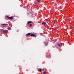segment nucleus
Instances as JSON below:
<instances>
[{
  "mask_svg": "<svg viewBox=\"0 0 74 74\" xmlns=\"http://www.w3.org/2000/svg\"><path fill=\"white\" fill-rule=\"evenodd\" d=\"M45 45H46V46L48 45V43H47L45 44Z\"/></svg>",
  "mask_w": 74,
  "mask_h": 74,
  "instance_id": "obj_12",
  "label": "nucleus"
},
{
  "mask_svg": "<svg viewBox=\"0 0 74 74\" xmlns=\"http://www.w3.org/2000/svg\"><path fill=\"white\" fill-rule=\"evenodd\" d=\"M47 73V72H44L43 73V74H46Z\"/></svg>",
  "mask_w": 74,
  "mask_h": 74,
  "instance_id": "obj_10",
  "label": "nucleus"
},
{
  "mask_svg": "<svg viewBox=\"0 0 74 74\" xmlns=\"http://www.w3.org/2000/svg\"><path fill=\"white\" fill-rule=\"evenodd\" d=\"M8 30H11V29L10 27H8Z\"/></svg>",
  "mask_w": 74,
  "mask_h": 74,
  "instance_id": "obj_11",
  "label": "nucleus"
},
{
  "mask_svg": "<svg viewBox=\"0 0 74 74\" xmlns=\"http://www.w3.org/2000/svg\"><path fill=\"white\" fill-rule=\"evenodd\" d=\"M42 71H44V69H42Z\"/></svg>",
  "mask_w": 74,
  "mask_h": 74,
  "instance_id": "obj_14",
  "label": "nucleus"
},
{
  "mask_svg": "<svg viewBox=\"0 0 74 74\" xmlns=\"http://www.w3.org/2000/svg\"><path fill=\"white\" fill-rule=\"evenodd\" d=\"M42 25H46V23H45V22H43L42 23Z\"/></svg>",
  "mask_w": 74,
  "mask_h": 74,
  "instance_id": "obj_6",
  "label": "nucleus"
},
{
  "mask_svg": "<svg viewBox=\"0 0 74 74\" xmlns=\"http://www.w3.org/2000/svg\"><path fill=\"white\" fill-rule=\"evenodd\" d=\"M32 23V22L31 21H29L28 23H27V24L28 25H29V24H30V23Z\"/></svg>",
  "mask_w": 74,
  "mask_h": 74,
  "instance_id": "obj_5",
  "label": "nucleus"
},
{
  "mask_svg": "<svg viewBox=\"0 0 74 74\" xmlns=\"http://www.w3.org/2000/svg\"><path fill=\"white\" fill-rule=\"evenodd\" d=\"M27 36L30 35L31 36H33L34 37H36V34H31V33H29L28 34H27Z\"/></svg>",
  "mask_w": 74,
  "mask_h": 74,
  "instance_id": "obj_1",
  "label": "nucleus"
},
{
  "mask_svg": "<svg viewBox=\"0 0 74 74\" xmlns=\"http://www.w3.org/2000/svg\"><path fill=\"white\" fill-rule=\"evenodd\" d=\"M32 26V24L30 25V26Z\"/></svg>",
  "mask_w": 74,
  "mask_h": 74,
  "instance_id": "obj_13",
  "label": "nucleus"
},
{
  "mask_svg": "<svg viewBox=\"0 0 74 74\" xmlns=\"http://www.w3.org/2000/svg\"><path fill=\"white\" fill-rule=\"evenodd\" d=\"M1 25L3 26H5L6 27H7V26H8V25L7 24H2Z\"/></svg>",
  "mask_w": 74,
  "mask_h": 74,
  "instance_id": "obj_3",
  "label": "nucleus"
},
{
  "mask_svg": "<svg viewBox=\"0 0 74 74\" xmlns=\"http://www.w3.org/2000/svg\"><path fill=\"white\" fill-rule=\"evenodd\" d=\"M7 17L9 19H11L12 20V19H13V17H12V16L9 17L8 16H7Z\"/></svg>",
  "mask_w": 74,
  "mask_h": 74,
  "instance_id": "obj_4",
  "label": "nucleus"
},
{
  "mask_svg": "<svg viewBox=\"0 0 74 74\" xmlns=\"http://www.w3.org/2000/svg\"><path fill=\"white\" fill-rule=\"evenodd\" d=\"M42 70V69H39L38 70L39 71H40V72H41Z\"/></svg>",
  "mask_w": 74,
  "mask_h": 74,
  "instance_id": "obj_7",
  "label": "nucleus"
},
{
  "mask_svg": "<svg viewBox=\"0 0 74 74\" xmlns=\"http://www.w3.org/2000/svg\"><path fill=\"white\" fill-rule=\"evenodd\" d=\"M37 1H38V3H40L41 1V0H37Z\"/></svg>",
  "mask_w": 74,
  "mask_h": 74,
  "instance_id": "obj_8",
  "label": "nucleus"
},
{
  "mask_svg": "<svg viewBox=\"0 0 74 74\" xmlns=\"http://www.w3.org/2000/svg\"><path fill=\"white\" fill-rule=\"evenodd\" d=\"M1 31H2L3 33H8V30H4L3 29H1Z\"/></svg>",
  "mask_w": 74,
  "mask_h": 74,
  "instance_id": "obj_2",
  "label": "nucleus"
},
{
  "mask_svg": "<svg viewBox=\"0 0 74 74\" xmlns=\"http://www.w3.org/2000/svg\"><path fill=\"white\" fill-rule=\"evenodd\" d=\"M57 45L58 46V47H60V45L59 44H57Z\"/></svg>",
  "mask_w": 74,
  "mask_h": 74,
  "instance_id": "obj_9",
  "label": "nucleus"
}]
</instances>
